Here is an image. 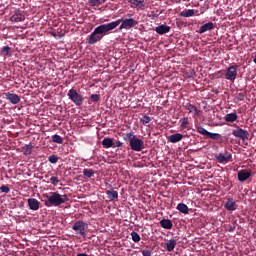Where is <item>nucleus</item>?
Returning a JSON list of instances; mask_svg holds the SVG:
<instances>
[{"mask_svg":"<svg viewBox=\"0 0 256 256\" xmlns=\"http://www.w3.org/2000/svg\"><path fill=\"white\" fill-rule=\"evenodd\" d=\"M120 25V26H119ZM139 25V21L134 18H120L116 21L109 22L108 24H101L94 28L93 33L87 38V44L95 45L101 42L104 36H107L111 31L118 27V31L131 30Z\"/></svg>","mask_w":256,"mask_h":256,"instance_id":"1","label":"nucleus"},{"mask_svg":"<svg viewBox=\"0 0 256 256\" xmlns=\"http://www.w3.org/2000/svg\"><path fill=\"white\" fill-rule=\"evenodd\" d=\"M44 197H46L47 199L44 203L46 207H58L59 205H63L64 203L69 201V197L66 194L61 195L58 192H50L44 195Z\"/></svg>","mask_w":256,"mask_h":256,"instance_id":"2","label":"nucleus"},{"mask_svg":"<svg viewBox=\"0 0 256 256\" xmlns=\"http://www.w3.org/2000/svg\"><path fill=\"white\" fill-rule=\"evenodd\" d=\"M123 140L128 142L132 151L140 152L145 149V142H143V140H141L139 137L135 136L134 132L123 134Z\"/></svg>","mask_w":256,"mask_h":256,"instance_id":"3","label":"nucleus"},{"mask_svg":"<svg viewBox=\"0 0 256 256\" xmlns=\"http://www.w3.org/2000/svg\"><path fill=\"white\" fill-rule=\"evenodd\" d=\"M68 99L74 103V105L80 107L84 102V98L75 89L71 88L67 93Z\"/></svg>","mask_w":256,"mask_h":256,"instance_id":"4","label":"nucleus"},{"mask_svg":"<svg viewBox=\"0 0 256 256\" xmlns=\"http://www.w3.org/2000/svg\"><path fill=\"white\" fill-rule=\"evenodd\" d=\"M88 228V224L84 221H76L71 229L76 233V235H80L85 238V230Z\"/></svg>","mask_w":256,"mask_h":256,"instance_id":"5","label":"nucleus"},{"mask_svg":"<svg viewBox=\"0 0 256 256\" xmlns=\"http://www.w3.org/2000/svg\"><path fill=\"white\" fill-rule=\"evenodd\" d=\"M239 69V66L237 65H231L226 69L225 73V79L229 80L231 82H234L237 78V70Z\"/></svg>","mask_w":256,"mask_h":256,"instance_id":"6","label":"nucleus"},{"mask_svg":"<svg viewBox=\"0 0 256 256\" xmlns=\"http://www.w3.org/2000/svg\"><path fill=\"white\" fill-rule=\"evenodd\" d=\"M232 136L236 138H240L243 141L249 140V133L246 130H243L242 128H238L236 130H232Z\"/></svg>","mask_w":256,"mask_h":256,"instance_id":"7","label":"nucleus"},{"mask_svg":"<svg viewBox=\"0 0 256 256\" xmlns=\"http://www.w3.org/2000/svg\"><path fill=\"white\" fill-rule=\"evenodd\" d=\"M233 159V156L230 154V152L220 153L216 156L217 162L221 164L229 163Z\"/></svg>","mask_w":256,"mask_h":256,"instance_id":"8","label":"nucleus"},{"mask_svg":"<svg viewBox=\"0 0 256 256\" xmlns=\"http://www.w3.org/2000/svg\"><path fill=\"white\" fill-rule=\"evenodd\" d=\"M4 96H5V99L8 100L9 103H11L12 105H17L21 101L20 96L17 94L6 92Z\"/></svg>","mask_w":256,"mask_h":256,"instance_id":"9","label":"nucleus"},{"mask_svg":"<svg viewBox=\"0 0 256 256\" xmlns=\"http://www.w3.org/2000/svg\"><path fill=\"white\" fill-rule=\"evenodd\" d=\"M27 206L31 211H38L40 209V202L35 198L27 199Z\"/></svg>","mask_w":256,"mask_h":256,"instance_id":"10","label":"nucleus"},{"mask_svg":"<svg viewBox=\"0 0 256 256\" xmlns=\"http://www.w3.org/2000/svg\"><path fill=\"white\" fill-rule=\"evenodd\" d=\"M22 21H25V15L21 14L20 10L14 11V13L11 16V22L20 23Z\"/></svg>","mask_w":256,"mask_h":256,"instance_id":"11","label":"nucleus"},{"mask_svg":"<svg viewBox=\"0 0 256 256\" xmlns=\"http://www.w3.org/2000/svg\"><path fill=\"white\" fill-rule=\"evenodd\" d=\"M237 177H238V181L244 183L249 179V177H251V171H248L246 169H243L242 171H238Z\"/></svg>","mask_w":256,"mask_h":256,"instance_id":"12","label":"nucleus"},{"mask_svg":"<svg viewBox=\"0 0 256 256\" xmlns=\"http://www.w3.org/2000/svg\"><path fill=\"white\" fill-rule=\"evenodd\" d=\"M184 138V135L181 133H176V134H172L170 135L167 140L172 143V144H177L178 142H181Z\"/></svg>","mask_w":256,"mask_h":256,"instance_id":"13","label":"nucleus"},{"mask_svg":"<svg viewBox=\"0 0 256 256\" xmlns=\"http://www.w3.org/2000/svg\"><path fill=\"white\" fill-rule=\"evenodd\" d=\"M154 30L156 34L164 35L170 32V26H167L166 24H161L160 26H156Z\"/></svg>","mask_w":256,"mask_h":256,"instance_id":"14","label":"nucleus"},{"mask_svg":"<svg viewBox=\"0 0 256 256\" xmlns=\"http://www.w3.org/2000/svg\"><path fill=\"white\" fill-rule=\"evenodd\" d=\"M225 209L228 211H236L237 210V204L235 201H233V198H228V200H226Z\"/></svg>","mask_w":256,"mask_h":256,"instance_id":"15","label":"nucleus"},{"mask_svg":"<svg viewBox=\"0 0 256 256\" xmlns=\"http://www.w3.org/2000/svg\"><path fill=\"white\" fill-rule=\"evenodd\" d=\"M213 28H214L213 22H207L204 25L200 26L199 34H204L210 30H213Z\"/></svg>","mask_w":256,"mask_h":256,"instance_id":"16","label":"nucleus"},{"mask_svg":"<svg viewBox=\"0 0 256 256\" xmlns=\"http://www.w3.org/2000/svg\"><path fill=\"white\" fill-rule=\"evenodd\" d=\"M238 119L237 113H228L225 115V117H223V120L226 123H234L236 122Z\"/></svg>","mask_w":256,"mask_h":256,"instance_id":"17","label":"nucleus"},{"mask_svg":"<svg viewBox=\"0 0 256 256\" xmlns=\"http://www.w3.org/2000/svg\"><path fill=\"white\" fill-rule=\"evenodd\" d=\"M185 109L190 113L194 112V116H199L200 111H199L198 107H196L195 105H193L191 103H187V104H185Z\"/></svg>","mask_w":256,"mask_h":256,"instance_id":"18","label":"nucleus"},{"mask_svg":"<svg viewBox=\"0 0 256 256\" xmlns=\"http://www.w3.org/2000/svg\"><path fill=\"white\" fill-rule=\"evenodd\" d=\"M145 0H129V3H131L132 7L134 8H140L141 10H145V4H143Z\"/></svg>","mask_w":256,"mask_h":256,"instance_id":"19","label":"nucleus"},{"mask_svg":"<svg viewBox=\"0 0 256 256\" xmlns=\"http://www.w3.org/2000/svg\"><path fill=\"white\" fill-rule=\"evenodd\" d=\"M175 247H177V240L172 238L169 241H167L166 243L167 252H173V250H175Z\"/></svg>","mask_w":256,"mask_h":256,"instance_id":"20","label":"nucleus"},{"mask_svg":"<svg viewBox=\"0 0 256 256\" xmlns=\"http://www.w3.org/2000/svg\"><path fill=\"white\" fill-rule=\"evenodd\" d=\"M106 196H108L109 201H114L119 198V193L116 190H106Z\"/></svg>","mask_w":256,"mask_h":256,"instance_id":"21","label":"nucleus"},{"mask_svg":"<svg viewBox=\"0 0 256 256\" xmlns=\"http://www.w3.org/2000/svg\"><path fill=\"white\" fill-rule=\"evenodd\" d=\"M102 146L105 149H110V148L114 147L113 138H103Z\"/></svg>","mask_w":256,"mask_h":256,"instance_id":"22","label":"nucleus"},{"mask_svg":"<svg viewBox=\"0 0 256 256\" xmlns=\"http://www.w3.org/2000/svg\"><path fill=\"white\" fill-rule=\"evenodd\" d=\"M160 225L161 227H163V229H166V230H170L173 228V223L171 220L169 219H163L160 221Z\"/></svg>","mask_w":256,"mask_h":256,"instance_id":"23","label":"nucleus"},{"mask_svg":"<svg viewBox=\"0 0 256 256\" xmlns=\"http://www.w3.org/2000/svg\"><path fill=\"white\" fill-rule=\"evenodd\" d=\"M176 209L184 215L189 214V207L186 204L180 203L176 206Z\"/></svg>","mask_w":256,"mask_h":256,"instance_id":"24","label":"nucleus"},{"mask_svg":"<svg viewBox=\"0 0 256 256\" xmlns=\"http://www.w3.org/2000/svg\"><path fill=\"white\" fill-rule=\"evenodd\" d=\"M106 2L107 0H88V5H90V7H100Z\"/></svg>","mask_w":256,"mask_h":256,"instance_id":"25","label":"nucleus"},{"mask_svg":"<svg viewBox=\"0 0 256 256\" xmlns=\"http://www.w3.org/2000/svg\"><path fill=\"white\" fill-rule=\"evenodd\" d=\"M193 16H195V10L193 9H188L187 11H182L179 13V17L190 18Z\"/></svg>","mask_w":256,"mask_h":256,"instance_id":"26","label":"nucleus"},{"mask_svg":"<svg viewBox=\"0 0 256 256\" xmlns=\"http://www.w3.org/2000/svg\"><path fill=\"white\" fill-rule=\"evenodd\" d=\"M179 123H181V129L190 130L189 118L184 117V118H182V119L179 120Z\"/></svg>","mask_w":256,"mask_h":256,"instance_id":"27","label":"nucleus"},{"mask_svg":"<svg viewBox=\"0 0 256 256\" xmlns=\"http://www.w3.org/2000/svg\"><path fill=\"white\" fill-rule=\"evenodd\" d=\"M33 148H34V146H32L31 144H29V145H24V146L21 148V151L23 152L24 155L28 156V155H31Z\"/></svg>","mask_w":256,"mask_h":256,"instance_id":"28","label":"nucleus"},{"mask_svg":"<svg viewBox=\"0 0 256 256\" xmlns=\"http://www.w3.org/2000/svg\"><path fill=\"white\" fill-rule=\"evenodd\" d=\"M205 137L210 138L211 140L214 141H222V135L219 133H211Z\"/></svg>","mask_w":256,"mask_h":256,"instance_id":"29","label":"nucleus"},{"mask_svg":"<svg viewBox=\"0 0 256 256\" xmlns=\"http://www.w3.org/2000/svg\"><path fill=\"white\" fill-rule=\"evenodd\" d=\"M52 142L55 144H63V137L58 134L52 136Z\"/></svg>","mask_w":256,"mask_h":256,"instance_id":"30","label":"nucleus"},{"mask_svg":"<svg viewBox=\"0 0 256 256\" xmlns=\"http://www.w3.org/2000/svg\"><path fill=\"white\" fill-rule=\"evenodd\" d=\"M131 238H132V241H133L134 243H139L140 240H141V237H140L139 233H137V232H135V231H132V232H131Z\"/></svg>","mask_w":256,"mask_h":256,"instance_id":"31","label":"nucleus"},{"mask_svg":"<svg viewBox=\"0 0 256 256\" xmlns=\"http://www.w3.org/2000/svg\"><path fill=\"white\" fill-rule=\"evenodd\" d=\"M82 174H84V176L88 179L94 177V171L92 169H84V171H82Z\"/></svg>","mask_w":256,"mask_h":256,"instance_id":"32","label":"nucleus"},{"mask_svg":"<svg viewBox=\"0 0 256 256\" xmlns=\"http://www.w3.org/2000/svg\"><path fill=\"white\" fill-rule=\"evenodd\" d=\"M151 121H152V119L148 115H144L140 119V122L143 123V125H148L149 123H151Z\"/></svg>","mask_w":256,"mask_h":256,"instance_id":"33","label":"nucleus"},{"mask_svg":"<svg viewBox=\"0 0 256 256\" xmlns=\"http://www.w3.org/2000/svg\"><path fill=\"white\" fill-rule=\"evenodd\" d=\"M197 131L202 136H207V135L211 134V132H208V130H206L202 126H198Z\"/></svg>","mask_w":256,"mask_h":256,"instance_id":"34","label":"nucleus"},{"mask_svg":"<svg viewBox=\"0 0 256 256\" xmlns=\"http://www.w3.org/2000/svg\"><path fill=\"white\" fill-rule=\"evenodd\" d=\"M1 53L3 56H9V54L11 53V48L9 46H5L2 48Z\"/></svg>","mask_w":256,"mask_h":256,"instance_id":"35","label":"nucleus"},{"mask_svg":"<svg viewBox=\"0 0 256 256\" xmlns=\"http://www.w3.org/2000/svg\"><path fill=\"white\" fill-rule=\"evenodd\" d=\"M48 160H49V163L57 164L59 157L57 155H52V156H49Z\"/></svg>","mask_w":256,"mask_h":256,"instance_id":"36","label":"nucleus"},{"mask_svg":"<svg viewBox=\"0 0 256 256\" xmlns=\"http://www.w3.org/2000/svg\"><path fill=\"white\" fill-rule=\"evenodd\" d=\"M90 99H91V101H93L94 103H97L98 101L101 100V96L98 95V94H92V95L90 96Z\"/></svg>","mask_w":256,"mask_h":256,"instance_id":"37","label":"nucleus"},{"mask_svg":"<svg viewBox=\"0 0 256 256\" xmlns=\"http://www.w3.org/2000/svg\"><path fill=\"white\" fill-rule=\"evenodd\" d=\"M50 183H52L53 186H57L59 184V180L57 176H52L50 178Z\"/></svg>","mask_w":256,"mask_h":256,"instance_id":"38","label":"nucleus"},{"mask_svg":"<svg viewBox=\"0 0 256 256\" xmlns=\"http://www.w3.org/2000/svg\"><path fill=\"white\" fill-rule=\"evenodd\" d=\"M0 191H2V193L8 194L11 190L9 189L8 185H2L0 187Z\"/></svg>","mask_w":256,"mask_h":256,"instance_id":"39","label":"nucleus"},{"mask_svg":"<svg viewBox=\"0 0 256 256\" xmlns=\"http://www.w3.org/2000/svg\"><path fill=\"white\" fill-rule=\"evenodd\" d=\"M141 255L152 256V250H148V249L141 250Z\"/></svg>","mask_w":256,"mask_h":256,"instance_id":"40","label":"nucleus"},{"mask_svg":"<svg viewBox=\"0 0 256 256\" xmlns=\"http://www.w3.org/2000/svg\"><path fill=\"white\" fill-rule=\"evenodd\" d=\"M245 93H238L236 96L237 101H244L245 100Z\"/></svg>","mask_w":256,"mask_h":256,"instance_id":"41","label":"nucleus"},{"mask_svg":"<svg viewBox=\"0 0 256 256\" xmlns=\"http://www.w3.org/2000/svg\"><path fill=\"white\" fill-rule=\"evenodd\" d=\"M123 146V143L120 141H117L116 143H114V147L112 148H121Z\"/></svg>","mask_w":256,"mask_h":256,"instance_id":"42","label":"nucleus"},{"mask_svg":"<svg viewBox=\"0 0 256 256\" xmlns=\"http://www.w3.org/2000/svg\"><path fill=\"white\" fill-rule=\"evenodd\" d=\"M77 256H88L87 254H78Z\"/></svg>","mask_w":256,"mask_h":256,"instance_id":"43","label":"nucleus"},{"mask_svg":"<svg viewBox=\"0 0 256 256\" xmlns=\"http://www.w3.org/2000/svg\"><path fill=\"white\" fill-rule=\"evenodd\" d=\"M254 64L256 65V54L254 56Z\"/></svg>","mask_w":256,"mask_h":256,"instance_id":"44","label":"nucleus"},{"mask_svg":"<svg viewBox=\"0 0 256 256\" xmlns=\"http://www.w3.org/2000/svg\"><path fill=\"white\" fill-rule=\"evenodd\" d=\"M134 16V14H128V17H133Z\"/></svg>","mask_w":256,"mask_h":256,"instance_id":"45","label":"nucleus"},{"mask_svg":"<svg viewBox=\"0 0 256 256\" xmlns=\"http://www.w3.org/2000/svg\"><path fill=\"white\" fill-rule=\"evenodd\" d=\"M153 18H157V15H153Z\"/></svg>","mask_w":256,"mask_h":256,"instance_id":"46","label":"nucleus"}]
</instances>
